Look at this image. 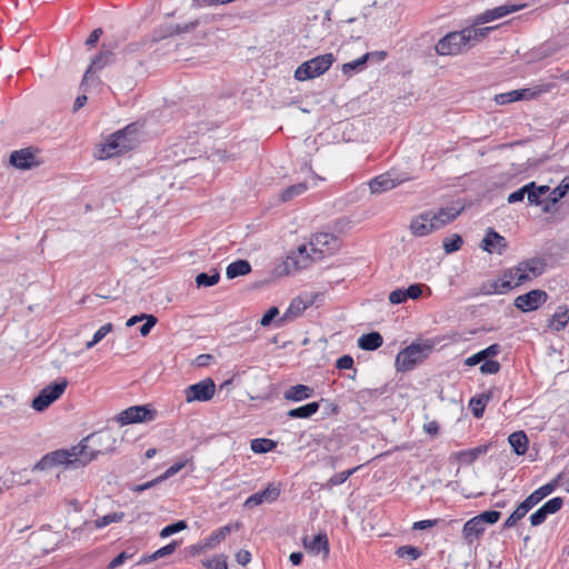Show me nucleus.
<instances>
[{
	"mask_svg": "<svg viewBox=\"0 0 569 569\" xmlns=\"http://www.w3.org/2000/svg\"><path fill=\"white\" fill-rule=\"evenodd\" d=\"M161 481H162V479H161V477L159 476V477H157V478H156V479H153V480L147 481V482H144V483H142V485H137V486H134V487L132 488V490H133L134 492H142V491H144V490H148V489H150V488L154 487L157 483H159V482H161Z\"/></svg>",
	"mask_w": 569,
	"mask_h": 569,
	"instance_id": "61",
	"label": "nucleus"
},
{
	"mask_svg": "<svg viewBox=\"0 0 569 569\" xmlns=\"http://www.w3.org/2000/svg\"><path fill=\"white\" fill-rule=\"evenodd\" d=\"M559 478L560 477H557L552 481L541 486L540 488H538L536 490L537 493L540 496L541 500H543L546 497L551 495L558 488V486H559Z\"/></svg>",
	"mask_w": 569,
	"mask_h": 569,
	"instance_id": "54",
	"label": "nucleus"
},
{
	"mask_svg": "<svg viewBox=\"0 0 569 569\" xmlns=\"http://www.w3.org/2000/svg\"><path fill=\"white\" fill-rule=\"evenodd\" d=\"M548 300V293L545 290L535 289L515 299V307L522 312L537 310Z\"/></svg>",
	"mask_w": 569,
	"mask_h": 569,
	"instance_id": "11",
	"label": "nucleus"
},
{
	"mask_svg": "<svg viewBox=\"0 0 569 569\" xmlns=\"http://www.w3.org/2000/svg\"><path fill=\"white\" fill-rule=\"evenodd\" d=\"M531 509L522 501L516 510L512 512V516L519 521L521 520Z\"/></svg>",
	"mask_w": 569,
	"mask_h": 569,
	"instance_id": "64",
	"label": "nucleus"
},
{
	"mask_svg": "<svg viewBox=\"0 0 569 569\" xmlns=\"http://www.w3.org/2000/svg\"><path fill=\"white\" fill-rule=\"evenodd\" d=\"M396 555L399 558L408 557L412 560H416L421 556V550L413 546H401L397 549Z\"/></svg>",
	"mask_w": 569,
	"mask_h": 569,
	"instance_id": "49",
	"label": "nucleus"
},
{
	"mask_svg": "<svg viewBox=\"0 0 569 569\" xmlns=\"http://www.w3.org/2000/svg\"><path fill=\"white\" fill-rule=\"evenodd\" d=\"M251 271V266L247 260H237L227 267L226 274L229 279L239 276H246Z\"/></svg>",
	"mask_w": 569,
	"mask_h": 569,
	"instance_id": "33",
	"label": "nucleus"
},
{
	"mask_svg": "<svg viewBox=\"0 0 569 569\" xmlns=\"http://www.w3.org/2000/svg\"><path fill=\"white\" fill-rule=\"evenodd\" d=\"M251 560V553L248 550H240L236 553V561L241 565L246 566Z\"/></svg>",
	"mask_w": 569,
	"mask_h": 569,
	"instance_id": "63",
	"label": "nucleus"
},
{
	"mask_svg": "<svg viewBox=\"0 0 569 569\" xmlns=\"http://www.w3.org/2000/svg\"><path fill=\"white\" fill-rule=\"evenodd\" d=\"M485 530L486 527L479 522L478 518L473 517L465 523L462 535L465 540L471 545L482 536Z\"/></svg>",
	"mask_w": 569,
	"mask_h": 569,
	"instance_id": "25",
	"label": "nucleus"
},
{
	"mask_svg": "<svg viewBox=\"0 0 569 569\" xmlns=\"http://www.w3.org/2000/svg\"><path fill=\"white\" fill-rule=\"evenodd\" d=\"M154 413L146 406H133L121 411L118 416V421L124 426L130 423H138L143 421H151Z\"/></svg>",
	"mask_w": 569,
	"mask_h": 569,
	"instance_id": "12",
	"label": "nucleus"
},
{
	"mask_svg": "<svg viewBox=\"0 0 569 569\" xmlns=\"http://www.w3.org/2000/svg\"><path fill=\"white\" fill-rule=\"evenodd\" d=\"M437 523H438L437 519H433V520H430V519H428V520H420V521H416L412 525V529L413 530H426V529L435 527Z\"/></svg>",
	"mask_w": 569,
	"mask_h": 569,
	"instance_id": "60",
	"label": "nucleus"
},
{
	"mask_svg": "<svg viewBox=\"0 0 569 569\" xmlns=\"http://www.w3.org/2000/svg\"><path fill=\"white\" fill-rule=\"evenodd\" d=\"M535 93L530 92V89H519L512 90L506 93H500L495 97V101L497 104H507L510 102L519 101L522 99H527L529 97H533Z\"/></svg>",
	"mask_w": 569,
	"mask_h": 569,
	"instance_id": "28",
	"label": "nucleus"
},
{
	"mask_svg": "<svg viewBox=\"0 0 569 569\" xmlns=\"http://www.w3.org/2000/svg\"><path fill=\"white\" fill-rule=\"evenodd\" d=\"M559 478L560 477H557L552 481L541 486L540 488H538L536 490L537 493L540 496L541 500H543L546 497L551 495L558 488V486H559Z\"/></svg>",
	"mask_w": 569,
	"mask_h": 569,
	"instance_id": "53",
	"label": "nucleus"
},
{
	"mask_svg": "<svg viewBox=\"0 0 569 569\" xmlns=\"http://www.w3.org/2000/svg\"><path fill=\"white\" fill-rule=\"evenodd\" d=\"M489 399V395H480L470 399L469 407L476 418H481L483 416L485 407Z\"/></svg>",
	"mask_w": 569,
	"mask_h": 569,
	"instance_id": "37",
	"label": "nucleus"
},
{
	"mask_svg": "<svg viewBox=\"0 0 569 569\" xmlns=\"http://www.w3.org/2000/svg\"><path fill=\"white\" fill-rule=\"evenodd\" d=\"M500 368L501 367L498 361L489 359L482 362L480 366V372L483 375H495L499 372Z\"/></svg>",
	"mask_w": 569,
	"mask_h": 569,
	"instance_id": "56",
	"label": "nucleus"
},
{
	"mask_svg": "<svg viewBox=\"0 0 569 569\" xmlns=\"http://www.w3.org/2000/svg\"><path fill=\"white\" fill-rule=\"evenodd\" d=\"M361 468V466H357L352 469H349V470H345L342 472H339V473H336L335 476H332L325 485L326 488L330 489L335 486H339L341 483H343L345 481H347V479L349 477H351L355 472H357L359 469Z\"/></svg>",
	"mask_w": 569,
	"mask_h": 569,
	"instance_id": "40",
	"label": "nucleus"
},
{
	"mask_svg": "<svg viewBox=\"0 0 569 569\" xmlns=\"http://www.w3.org/2000/svg\"><path fill=\"white\" fill-rule=\"evenodd\" d=\"M144 320L146 322L139 329L140 335L143 337L148 336L151 329L156 326L157 318L152 315H148Z\"/></svg>",
	"mask_w": 569,
	"mask_h": 569,
	"instance_id": "57",
	"label": "nucleus"
},
{
	"mask_svg": "<svg viewBox=\"0 0 569 569\" xmlns=\"http://www.w3.org/2000/svg\"><path fill=\"white\" fill-rule=\"evenodd\" d=\"M202 566L206 569H228L227 557L224 555H217L211 559L202 560Z\"/></svg>",
	"mask_w": 569,
	"mask_h": 569,
	"instance_id": "44",
	"label": "nucleus"
},
{
	"mask_svg": "<svg viewBox=\"0 0 569 569\" xmlns=\"http://www.w3.org/2000/svg\"><path fill=\"white\" fill-rule=\"evenodd\" d=\"M382 343H383L382 336L379 332H376V331L362 335L358 339V346L362 350H369V351L376 350L379 347H381Z\"/></svg>",
	"mask_w": 569,
	"mask_h": 569,
	"instance_id": "30",
	"label": "nucleus"
},
{
	"mask_svg": "<svg viewBox=\"0 0 569 569\" xmlns=\"http://www.w3.org/2000/svg\"><path fill=\"white\" fill-rule=\"evenodd\" d=\"M10 163L21 170H28L39 164L36 154L30 149L13 151L10 154Z\"/></svg>",
	"mask_w": 569,
	"mask_h": 569,
	"instance_id": "21",
	"label": "nucleus"
},
{
	"mask_svg": "<svg viewBox=\"0 0 569 569\" xmlns=\"http://www.w3.org/2000/svg\"><path fill=\"white\" fill-rule=\"evenodd\" d=\"M68 381L66 378H60L56 382L44 387L39 395L32 400V408L36 411L46 410L51 403L59 399L66 391Z\"/></svg>",
	"mask_w": 569,
	"mask_h": 569,
	"instance_id": "8",
	"label": "nucleus"
},
{
	"mask_svg": "<svg viewBox=\"0 0 569 569\" xmlns=\"http://www.w3.org/2000/svg\"><path fill=\"white\" fill-rule=\"evenodd\" d=\"M124 519V513L123 512H113V513H109V515H106L101 518H98L94 522H93V527L96 529H102L107 526H109L110 523H113V522H120Z\"/></svg>",
	"mask_w": 569,
	"mask_h": 569,
	"instance_id": "43",
	"label": "nucleus"
},
{
	"mask_svg": "<svg viewBox=\"0 0 569 569\" xmlns=\"http://www.w3.org/2000/svg\"><path fill=\"white\" fill-rule=\"evenodd\" d=\"M307 189H308V183L306 181L292 184L282 191L281 200L284 202L290 201L293 198L306 192Z\"/></svg>",
	"mask_w": 569,
	"mask_h": 569,
	"instance_id": "39",
	"label": "nucleus"
},
{
	"mask_svg": "<svg viewBox=\"0 0 569 569\" xmlns=\"http://www.w3.org/2000/svg\"><path fill=\"white\" fill-rule=\"evenodd\" d=\"M488 450V446H479L469 450H462L456 453L457 459L462 462L470 465L478 459L480 455H485Z\"/></svg>",
	"mask_w": 569,
	"mask_h": 569,
	"instance_id": "34",
	"label": "nucleus"
},
{
	"mask_svg": "<svg viewBox=\"0 0 569 569\" xmlns=\"http://www.w3.org/2000/svg\"><path fill=\"white\" fill-rule=\"evenodd\" d=\"M501 350V347L498 345V343H493L489 347H487L486 349L475 353L473 356L471 357H468L466 360H465V365L466 366H476L480 362H485L486 360H489L488 358L489 357H493L496 355H498Z\"/></svg>",
	"mask_w": 569,
	"mask_h": 569,
	"instance_id": "27",
	"label": "nucleus"
},
{
	"mask_svg": "<svg viewBox=\"0 0 569 569\" xmlns=\"http://www.w3.org/2000/svg\"><path fill=\"white\" fill-rule=\"evenodd\" d=\"M423 284L415 283L408 288H397L389 293V302L392 305H400L406 302L408 299L417 300L422 295Z\"/></svg>",
	"mask_w": 569,
	"mask_h": 569,
	"instance_id": "19",
	"label": "nucleus"
},
{
	"mask_svg": "<svg viewBox=\"0 0 569 569\" xmlns=\"http://www.w3.org/2000/svg\"><path fill=\"white\" fill-rule=\"evenodd\" d=\"M280 496V488L278 485L269 483L268 487L260 492H256L247 498L244 501L246 508H253L262 503H272Z\"/></svg>",
	"mask_w": 569,
	"mask_h": 569,
	"instance_id": "16",
	"label": "nucleus"
},
{
	"mask_svg": "<svg viewBox=\"0 0 569 569\" xmlns=\"http://www.w3.org/2000/svg\"><path fill=\"white\" fill-rule=\"evenodd\" d=\"M302 543L308 552L315 556L321 555L322 559L328 558L330 548L328 537L325 532H320L313 538L305 536L302 539Z\"/></svg>",
	"mask_w": 569,
	"mask_h": 569,
	"instance_id": "15",
	"label": "nucleus"
},
{
	"mask_svg": "<svg viewBox=\"0 0 569 569\" xmlns=\"http://www.w3.org/2000/svg\"><path fill=\"white\" fill-rule=\"evenodd\" d=\"M569 322V309L567 306H559L551 317L550 326L556 331L563 330Z\"/></svg>",
	"mask_w": 569,
	"mask_h": 569,
	"instance_id": "31",
	"label": "nucleus"
},
{
	"mask_svg": "<svg viewBox=\"0 0 569 569\" xmlns=\"http://www.w3.org/2000/svg\"><path fill=\"white\" fill-rule=\"evenodd\" d=\"M113 53L111 50L104 49V47L100 50V52L91 60L88 69L84 72L82 79V86H87L89 80L91 79V74L98 70H101L103 67L108 66L112 61Z\"/></svg>",
	"mask_w": 569,
	"mask_h": 569,
	"instance_id": "20",
	"label": "nucleus"
},
{
	"mask_svg": "<svg viewBox=\"0 0 569 569\" xmlns=\"http://www.w3.org/2000/svg\"><path fill=\"white\" fill-rule=\"evenodd\" d=\"M559 478L560 477H557L552 481L541 486L540 488H538L536 490L537 493L540 496L541 500H543L546 497L551 495L558 488V486H559Z\"/></svg>",
	"mask_w": 569,
	"mask_h": 569,
	"instance_id": "52",
	"label": "nucleus"
},
{
	"mask_svg": "<svg viewBox=\"0 0 569 569\" xmlns=\"http://www.w3.org/2000/svg\"><path fill=\"white\" fill-rule=\"evenodd\" d=\"M533 187H535V182H530V183L523 186L522 188L518 189L517 191L511 192L508 196V202L515 203V202L523 200L527 192L530 190V188H533Z\"/></svg>",
	"mask_w": 569,
	"mask_h": 569,
	"instance_id": "55",
	"label": "nucleus"
},
{
	"mask_svg": "<svg viewBox=\"0 0 569 569\" xmlns=\"http://www.w3.org/2000/svg\"><path fill=\"white\" fill-rule=\"evenodd\" d=\"M480 247L489 253L501 254L507 249L508 242L505 237L496 232L492 228H489Z\"/></svg>",
	"mask_w": 569,
	"mask_h": 569,
	"instance_id": "17",
	"label": "nucleus"
},
{
	"mask_svg": "<svg viewBox=\"0 0 569 569\" xmlns=\"http://www.w3.org/2000/svg\"><path fill=\"white\" fill-rule=\"evenodd\" d=\"M310 251L318 261L327 256L333 254L340 247L339 239L328 232H319L311 237L308 243Z\"/></svg>",
	"mask_w": 569,
	"mask_h": 569,
	"instance_id": "7",
	"label": "nucleus"
},
{
	"mask_svg": "<svg viewBox=\"0 0 569 569\" xmlns=\"http://www.w3.org/2000/svg\"><path fill=\"white\" fill-rule=\"evenodd\" d=\"M233 530L231 525L220 527L219 529L211 532V535L204 540L203 548L211 549L220 543Z\"/></svg>",
	"mask_w": 569,
	"mask_h": 569,
	"instance_id": "32",
	"label": "nucleus"
},
{
	"mask_svg": "<svg viewBox=\"0 0 569 569\" xmlns=\"http://www.w3.org/2000/svg\"><path fill=\"white\" fill-rule=\"evenodd\" d=\"M547 263L542 258H530L520 261L517 266L503 271L501 278L487 284V293L503 295L527 283L546 270Z\"/></svg>",
	"mask_w": 569,
	"mask_h": 569,
	"instance_id": "2",
	"label": "nucleus"
},
{
	"mask_svg": "<svg viewBox=\"0 0 569 569\" xmlns=\"http://www.w3.org/2000/svg\"><path fill=\"white\" fill-rule=\"evenodd\" d=\"M178 546H179V543L177 541H171L169 545L158 549L152 555L143 557L139 563H147V562L163 558L166 556H169L176 551Z\"/></svg>",
	"mask_w": 569,
	"mask_h": 569,
	"instance_id": "36",
	"label": "nucleus"
},
{
	"mask_svg": "<svg viewBox=\"0 0 569 569\" xmlns=\"http://www.w3.org/2000/svg\"><path fill=\"white\" fill-rule=\"evenodd\" d=\"M187 528V523L183 520L177 521L174 523L168 525L160 531L161 538H167L171 535H174Z\"/></svg>",
	"mask_w": 569,
	"mask_h": 569,
	"instance_id": "51",
	"label": "nucleus"
},
{
	"mask_svg": "<svg viewBox=\"0 0 569 569\" xmlns=\"http://www.w3.org/2000/svg\"><path fill=\"white\" fill-rule=\"evenodd\" d=\"M521 8H522V6L503 4V6L497 7L491 10H487L483 13L479 14L476 18V22L477 23H487V22L500 19L502 17H506L509 13L516 12Z\"/></svg>",
	"mask_w": 569,
	"mask_h": 569,
	"instance_id": "23",
	"label": "nucleus"
},
{
	"mask_svg": "<svg viewBox=\"0 0 569 569\" xmlns=\"http://www.w3.org/2000/svg\"><path fill=\"white\" fill-rule=\"evenodd\" d=\"M138 143L137 130L133 124L111 134L101 148L100 159H108L132 150Z\"/></svg>",
	"mask_w": 569,
	"mask_h": 569,
	"instance_id": "4",
	"label": "nucleus"
},
{
	"mask_svg": "<svg viewBox=\"0 0 569 569\" xmlns=\"http://www.w3.org/2000/svg\"><path fill=\"white\" fill-rule=\"evenodd\" d=\"M462 242V238L459 234H453L443 239L442 247L446 253H452L461 248Z\"/></svg>",
	"mask_w": 569,
	"mask_h": 569,
	"instance_id": "48",
	"label": "nucleus"
},
{
	"mask_svg": "<svg viewBox=\"0 0 569 569\" xmlns=\"http://www.w3.org/2000/svg\"><path fill=\"white\" fill-rule=\"evenodd\" d=\"M332 53H325L301 63L295 71L298 81H306L323 74L333 63Z\"/></svg>",
	"mask_w": 569,
	"mask_h": 569,
	"instance_id": "6",
	"label": "nucleus"
},
{
	"mask_svg": "<svg viewBox=\"0 0 569 569\" xmlns=\"http://www.w3.org/2000/svg\"><path fill=\"white\" fill-rule=\"evenodd\" d=\"M491 30V27H470L461 31L450 32L437 42L436 51L440 56L462 53L475 46L480 39L487 37Z\"/></svg>",
	"mask_w": 569,
	"mask_h": 569,
	"instance_id": "3",
	"label": "nucleus"
},
{
	"mask_svg": "<svg viewBox=\"0 0 569 569\" xmlns=\"http://www.w3.org/2000/svg\"><path fill=\"white\" fill-rule=\"evenodd\" d=\"M318 261L313 258L308 244H301L297 250L290 252L283 261V272L293 273L308 268L312 262Z\"/></svg>",
	"mask_w": 569,
	"mask_h": 569,
	"instance_id": "9",
	"label": "nucleus"
},
{
	"mask_svg": "<svg viewBox=\"0 0 569 569\" xmlns=\"http://www.w3.org/2000/svg\"><path fill=\"white\" fill-rule=\"evenodd\" d=\"M186 401H209L213 398L216 393V385L212 379L207 378L194 385L189 386L186 390Z\"/></svg>",
	"mask_w": 569,
	"mask_h": 569,
	"instance_id": "10",
	"label": "nucleus"
},
{
	"mask_svg": "<svg viewBox=\"0 0 569 569\" xmlns=\"http://www.w3.org/2000/svg\"><path fill=\"white\" fill-rule=\"evenodd\" d=\"M369 56H370V53H365L362 57H360V58H358V59H356L353 61L343 63L342 67H341V71L345 74H350L353 71L362 70L365 68L367 61L370 58Z\"/></svg>",
	"mask_w": 569,
	"mask_h": 569,
	"instance_id": "41",
	"label": "nucleus"
},
{
	"mask_svg": "<svg viewBox=\"0 0 569 569\" xmlns=\"http://www.w3.org/2000/svg\"><path fill=\"white\" fill-rule=\"evenodd\" d=\"M433 343L423 341L411 343L409 347L401 350L396 357V368L398 371H408L422 362L432 351Z\"/></svg>",
	"mask_w": 569,
	"mask_h": 569,
	"instance_id": "5",
	"label": "nucleus"
},
{
	"mask_svg": "<svg viewBox=\"0 0 569 569\" xmlns=\"http://www.w3.org/2000/svg\"><path fill=\"white\" fill-rule=\"evenodd\" d=\"M132 555H129L126 551L120 552L116 558H113L108 565V569H116L120 567L126 560L130 559Z\"/></svg>",
	"mask_w": 569,
	"mask_h": 569,
	"instance_id": "59",
	"label": "nucleus"
},
{
	"mask_svg": "<svg viewBox=\"0 0 569 569\" xmlns=\"http://www.w3.org/2000/svg\"><path fill=\"white\" fill-rule=\"evenodd\" d=\"M318 410H319L318 402H309L305 406L289 410L288 416L290 418H295V419L296 418L306 419V418H309V417L313 416L315 413H317Z\"/></svg>",
	"mask_w": 569,
	"mask_h": 569,
	"instance_id": "35",
	"label": "nucleus"
},
{
	"mask_svg": "<svg viewBox=\"0 0 569 569\" xmlns=\"http://www.w3.org/2000/svg\"><path fill=\"white\" fill-rule=\"evenodd\" d=\"M113 329L112 323H106L101 326L96 333L93 335L92 339L86 343L87 349H91L97 343H99L109 332H111Z\"/></svg>",
	"mask_w": 569,
	"mask_h": 569,
	"instance_id": "46",
	"label": "nucleus"
},
{
	"mask_svg": "<svg viewBox=\"0 0 569 569\" xmlns=\"http://www.w3.org/2000/svg\"><path fill=\"white\" fill-rule=\"evenodd\" d=\"M117 439L110 431H100L82 439L77 446L44 455L33 470H47L63 465L72 468L87 466L100 455L114 450Z\"/></svg>",
	"mask_w": 569,
	"mask_h": 569,
	"instance_id": "1",
	"label": "nucleus"
},
{
	"mask_svg": "<svg viewBox=\"0 0 569 569\" xmlns=\"http://www.w3.org/2000/svg\"><path fill=\"white\" fill-rule=\"evenodd\" d=\"M353 366V359L349 355H345L337 360L338 369H351Z\"/></svg>",
	"mask_w": 569,
	"mask_h": 569,
	"instance_id": "62",
	"label": "nucleus"
},
{
	"mask_svg": "<svg viewBox=\"0 0 569 569\" xmlns=\"http://www.w3.org/2000/svg\"><path fill=\"white\" fill-rule=\"evenodd\" d=\"M409 229L416 237H425L438 230L433 223V220H431L429 211L422 212L421 214L415 217L410 221Z\"/></svg>",
	"mask_w": 569,
	"mask_h": 569,
	"instance_id": "18",
	"label": "nucleus"
},
{
	"mask_svg": "<svg viewBox=\"0 0 569 569\" xmlns=\"http://www.w3.org/2000/svg\"><path fill=\"white\" fill-rule=\"evenodd\" d=\"M549 192L548 186H539L537 187L535 184L533 188H530V190L527 192V198L529 203L539 206L541 203L540 197Z\"/></svg>",
	"mask_w": 569,
	"mask_h": 569,
	"instance_id": "45",
	"label": "nucleus"
},
{
	"mask_svg": "<svg viewBox=\"0 0 569 569\" xmlns=\"http://www.w3.org/2000/svg\"><path fill=\"white\" fill-rule=\"evenodd\" d=\"M276 442L271 439L256 438L251 440L250 448L254 453H267L274 449Z\"/></svg>",
	"mask_w": 569,
	"mask_h": 569,
	"instance_id": "38",
	"label": "nucleus"
},
{
	"mask_svg": "<svg viewBox=\"0 0 569 569\" xmlns=\"http://www.w3.org/2000/svg\"><path fill=\"white\" fill-rule=\"evenodd\" d=\"M569 192V178H565L561 183L549 192L548 199L551 203H557Z\"/></svg>",
	"mask_w": 569,
	"mask_h": 569,
	"instance_id": "42",
	"label": "nucleus"
},
{
	"mask_svg": "<svg viewBox=\"0 0 569 569\" xmlns=\"http://www.w3.org/2000/svg\"><path fill=\"white\" fill-rule=\"evenodd\" d=\"M279 315V310L277 307H271L260 319V325L262 327H268L272 320Z\"/></svg>",
	"mask_w": 569,
	"mask_h": 569,
	"instance_id": "58",
	"label": "nucleus"
},
{
	"mask_svg": "<svg viewBox=\"0 0 569 569\" xmlns=\"http://www.w3.org/2000/svg\"><path fill=\"white\" fill-rule=\"evenodd\" d=\"M461 210V208L457 209L455 207H445L440 208L438 211L429 210V213L436 228L439 230L449 222L453 221L460 214Z\"/></svg>",
	"mask_w": 569,
	"mask_h": 569,
	"instance_id": "22",
	"label": "nucleus"
},
{
	"mask_svg": "<svg viewBox=\"0 0 569 569\" xmlns=\"http://www.w3.org/2000/svg\"><path fill=\"white\" fill-rule=\"evenodd\" d=\"M501 517V512L496 510H488L483 511L480 515L476 516L478 518L479 522H481L485 527L486 525H493L496 523Z\"/></svg>",
	"mask_w": 569,
	"mask_h": 569,
	"instance_id": "50",
	"label": "nucleus"
},
{
	"mask_svg": "<svg viewBox=\"0 0 569 569\" xmlns=\"http://www.w3.org/2000/svg\"><path fill=\"white\" fill-rule=\"evenodd\" d=\"M312 396V389L305 385H296L287 389L283 398L288 401L299 402Z\"/></svg>",
	"mask_w": 569,
	"mask_h": 569,
	"instance_id": "26",
	"label": "nucleus"
},
{
	"mask_svg": "<svg viewBox=\"0 0 569 569\" xmlns=\"http://www.w3.org/2000/svg\"><path fill=\"white\" fill-rule=\"evenodd\" d=\"M219 279L220 274L218 271H214L212 274L201 272L196 277V283L198 287H211L218 283Z\"/></svg>",
	"mask_w": 569,
	"mask_h": 569,
	"instance_id": "47",
	"label": "nucleus"
},
{
	"mask_svg": "<svg viewBox=\"0 0 569 569\" xmlns=\"http://www.w3.org/2000/svg\"><path fill=\"white\" fill-rule=\"evenodd\" d=\"M563 505L561 497H555L545 502L539 509H537L529 518L532 527L542 525L547 517L557 513Z\"/></svg>",
	"mask_w": 569,
	"mask_h": 569,
	"instance_id": "14",
	"label": "nucleus"
},
{
	"mask_svg": "<svg viewBox=\"0 0 569 569\" xmlns=\"http://www.w3.org/2000/svg\"><path fill=\"white\" fill-rule=\"evenodd\" d=\"M315 299L316 295L313 293H303L296 297L290 302L283 316L279 319V322L283 323L301 316L302 312L315 302Z\"/></svg>",
	"mask_w": 569,
	"mask_h": 569,
	"instance_id": "13",
	"label": "nucleus"
},
{
	"mask_svg": "<svg viewBox=\"0 0 569 569\" xmlns=\"http://www.w3.org/2000/svg\"><path fill=\"white\" fill-rule=\"evenodd\" d=\"M400 183L399 180L391 178L390 173L380 174L369 182V188L372 193H382L393 189Z\"/></svg>",
	"mask_w": 569,
	"mask_h": 569,
	"instance_id": "24",
	"label": "nucleus"
},
{
	"mask_svg": "<svg viewBox=\"0 0 569 569\" xmlns=\"http://www.w3.org/2000/svg\"><path fill=\"white\" fill-rule=\"evenodd\" d=\"M508 442L518 456H523L528 450L529 440L525 431L512 432L508 437Z\"/></svg>",
	"mask_w": 569,
	"mask_h": 569,
	"instance_id": "29",
	"label": "nucleus"
}]
</instances>
